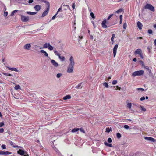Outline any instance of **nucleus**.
I'll return each mask as SVG.
<instances>
[{
	"mask_svg": "<svg viewBox=\"0 0 156 156\" xmlns=\"http://www.w3.org/2000/svg\"><path fill=\"white\" fill-rule=\"evenodd\" d=\"M124 128L126 129H129V126L127 125H125L124 126Z\"/></svg>",
	"mask_w": 156,
	"mask_h": 156,
	"instance_id": "58836bf2",
	"label": "nucleus"
},
{
	"mask_svg": "<svg viewBox=\"0 0 156 156\" xmlns=\"http://www.w3.org/2000/svg\"><path fill=\"white\" fill-rule=\"evenodd\" d=\"M79 130V128H74L72 130L71 132L73 133H74V132H77Z\"/></svg>",
	"mask_w": 156,
	"mask_h": 156,
	"instance_id": "393cba45",
	"label": "nucleus"
},
{
	"mask_svg": "<svg viewBox=\"0 0 156 156\" xmlns=\"http://www.w3.org/2000/svg\"><path fill=\"white\" fill-rule=\"evenodd\" d=\"M70 63L69 65L73 66L74 65L75 62L74 59L72 56H71L69 58Z\"/></svg>",
	"mask_w": 156,
	"mask_h": 156,
	"instance_id": "9d476101",
	"label": "nucleus"
},
{
	"mask_svg": "<svg viewBox=\"0 0 156 156\" xmlns=\"http://www.w3.org/2000/svg\"><path fill=\"white\" fill-rule=\"evenodd\" d=\"M144 73V71L142 70L135 71L132 73V76L133 77L136 76H141L143 75Z\"/></svg>",
	"mask_w": 156,
	"mask_h": 156,
	"instance_id": "f257e3e1",
	"label": "nucleus"
},
{
	"mask_svg": "<svg viewBox=\"0 0 156 156\" xmlns=\"http://www.w3.org/2000/svg\"><path fill=\"white\" fill-rule=\"evenodd\" d=\"M115 87V90H117L118 89L119 90H120V89H121V88L120 87H118V86H115L114 87Z\"/></svg>",
	"mask_w": 156,
	"mask_h": 156,
	"instance_id": "49530a36",
	"label": "nucleus"
},
{
	"mask_svg": "<svg viewBox=\"0 0 156 156\" xmlns=\"http://www.w3.org/2000/svg\"><path fill=\"white\" fill-rule=\"evenodd\" d=\"M144 8L145 9H148L154 12L155 11L154 7L152 5L149 4H147Z\"/></svg>",
	"mask_w": 156,
	"mask_h": 156,
	"instance_id": "f03ea898",
	"label": "nucleus"
},
{
	"mask_svg": "<svg viewBox=\"0 0 156 156\" xmlns=\"http://www.w3.org/2000/svg\"><path fill=\"white\" fill-rule=\"evenodd\" d=\"M12 153L10 152H9L8 151H4L3 153V155H9L11 154Z\"/></svg>",
	"mask_w": 156,
	"mask_h": 156,
	"instance_id": "a878e982",
	"label": "nucleus"
},
{
	"mask_svg": "<svg viewBox=\"0 0 156 156\" xmlns=\"http://www.w3.org/2000/svg\"><path fill=\"white\" fill-rule=\"evenodd\" d=\"M90 15L91 16V17L93 19L95 18V16L93 12H91L90 13Z\"/></svg>",
	"mask_w": 156,
	"mask_h": 156,
	"instance_id": "e433bc0d",
	"label": "nucleus"
},
{
	"mask_svg": "<svg viewBox=\"0 0 156 156\" xmlns=\"http://www.w3.org/2000/svg\"><path fill=\"white\" fill-rule=\"evenodd\" d=\"M145 69L148 70L149 69V67L147 66H145V65L143 66Z\"/></svg>",
	"mask_w": 156,
	"mask_h": 156,
	"instance_id": "5fc2aeb1",
	"label": "nucleus"
},
{
	"mask_svg": "<svg viewBox=\"0 0 156 156\" xmlns=\"http://www.w3.org/2000/svg\"><path fill=\"white\" fill-rule=\"evenodd\" d=\"M79 130L82 132H83V133H85V132L84 130L82 128L79 129Z\"/></svg>",
	"mask_w": 156,
	"mask_h": 156,
	"instance_id": "a18cd8bd",
	"label": "nucleus"
},
{
	"mask_svg": "<svg viewBox=\"0 0 156 156\" xmlns=\"http://www.w3.org/2000/svg\"><path fill=\"white\" fill-rule=\"evenodd\" d=\"M140 63L142 64V67H143L144 65V64L143 62L142 61H140Z\"/></svg>",
	"mask_w": 156,
	"mask_h": 156,
	"instance_id": "864d4df0",
	"label": "nucleus"
},
{
	"mask_svg": "<svg viewBox=\"0 0 156 156\" xmlns=\"http://www.w3.org/2000/svg\"><path fill=\"white\" fill-rule=\"evenodd\" d=\"M108 141L109 143H111L112 142L111 138H109L108 139Z\"/></svg>",
	"mask_w": 156,
	"mask_h": 156,
	"instance_id": "09e8293b",
	"label": "nucleus"
},
{
	"mask_svg": "<svg viewBox=\"0 0 156 156\" xmlns=\"http://www.w3.org/2000/svg\"><path fill=\"white\" fill-rule=\"evenodd\" d=\"M104 143V144H105V145L106 146H107L110 147H112V144H109V143H108L106 141Z\"/></svg>",
	"mask_w": 156,
	"mask_h": 156,
	"instance_id": "4be33fe9",
	"label": "nucleus"
},
{
	"mask_svg": "<svg viewBox=\"0 0 156 156\" xmlns=\"http://www.w3.org/2000/svg\"><path fill=\"white\" fill-rule=\"evenodd\" d=\"M43 48H48L50 50H52L53 49V47L50 45L49 43H45L43 45Z\"/></svg>",
	"mask_w": 156,
	"mask_h": 156,
	"instance_id": "7ed1b4c3",
	"label": "nucleus"
},
{
	"mask_svg": "<svg viewBox=\"0 0 156 156\" xmlns=\"http://www.w3.org/2000/svg\"><path fill=\"white\" fill-rule=\"evenodd\" d=\"M137 27L140 30H141L142 29L143 25L140 22L138 21L137 23Z\"/></svg>",
	"mask_w": 156,
	"mask_h": 156,
	"instance_id": "2eb2a0df",
	"label": "nucleus"
},
{
	"mask_svg": "<svg viewBox=\"0 0 156 156\" xmlns=\"http://www.w3.org/2000/svg\"><path fill=\"white\" fill-rule=\"evenodd\" d=\"M145 97L144 96H143V97H141L140 98V101H143V100H145Z\"/></svg>",
	"mask_w": 156,
	"mask_h": 156,
	"instance_id": "3c124183",
	"label": "nucleus"
},
{
	"mask_svg": "<svg viewBox=\"0 0 156 156\" xmlns=\"http://www.w3.org/2000/svg\"><path fill=\"white\" fill-rule=\"evenodd\" d=\"M14 88V89L16 90H17L18 89H21V87L19 85L16 86Z\"/></svg>",
	"mask_w": 156,
	"mask_h": 156,
	"instance_id": "5701e85b",
	"label": "nucleus"
},
{
	"mask_svg": "<svg viewBox=\"0 0 156 156\" xmlns=\"http://www.w3.org/2000/svg\"><path fill=\"white\" fill-rule=\"evenodd\" d=\"M33 2V0H29L28 1V3L30 4L32 3Z\"/></svg>",
	"mask_w": 156,
	"mask_h": 156,
	"instance_id": "bf43d9fd",
	"label": "nucleus"
},
{
	"mask_svg": "<svg viewBox=\"0 0 156 156\" xmlns=\"http://www.w3.org/2000/svg\"><path fill=\"white\" fill-rule=\"evenodd\" d=\"M62 9L61 8H60L58 9V10L57 11V14H58V13L60 11L61 9Z\"/></svg>",
	"mask_w": 156,
	"mask_h": 156,
	"instance_id": "680f3d73",
	"label": "nucleus"
},
{
	"mask_svg": "<svg viewBox=\"0 0 156 156\" xmlns=\"http://www.w3.org/2000/svg\"><path fill=\"white\" fill-rule=\"evenodd\" d=\"M27 13L28 14L30 15H35L37 13V12H27Z\"/></svg>",
	"mask_w": 156,
	"mask_h": 156,
	"instance_id": "412c9836",
	"label": "nucleus"
},
{
	"mask_svg": "<svg viewBox=\"0 0 156 156\" xmlns=\"http://www.w3.org/2000/svg\"><path fill=\"white\" fill-rule=\"evenodd\" d=\"M123 9H120L116 11L115 12V13L119 14V13L123 11Z\"/></svg>",
	"mask_w": 156,
	"mask_h": 156,
	"instance_id": "7c9ffc66",
	"label": "nucleus"
},
{
	"mask_svg": "<svg viewBox=\"0 0 156 156\" xmlns=\"http://www.w3.org/2000/svg\"><path fill=\"white\" fill-rule=\"evenodd\" d=\"M9 70L11 71H14L16 72H19V70L15 68H11L8 67H7Z\"/></svg>",
	"mask_w": 156,
	"mask_h": 156,
	"instance_id": "f3484780",
	"label": "nucleus"
},
{
	"mask_svg": "<svg viewBox=\"0 0 156 156\" xmlns=\"http://www.w3.org/2000/svg\"><path fill=\"white\" fill-rule=\"evenodd\" d=\"M127 107L129 109H130L132 107V104L131 103L129 102L127 104Z\"/></svg>",
	"mask_w": 156,
	"mask_h": 156,
	"instance_id": "b1692460",
	"label": "nucleus"
},
{
	"mask_svg": "<svg viewBox=\"0 0 156 156\" xmlns=\"http://www.w3.org/2000/svg\"><path fill=\"white\" fill-rule=\"evenodd\" d=\"M140 108H141V109L143 111L145 112L146 111V110L145 108L143 106H140Z\"/></svg>",
	"mask_w": 156,
	"mask_h": 156,
	"instance_id": "473e14b6",
	"label": "nucleus"
},
{
	"mask_svg": "<svg viewBox=\"0 0 156 156\" xmlns=\"http://www.w3.org/2000/svg\"><path fill=\"white\" fill-rule=\"evenodd\" d=\"M18 10H14L12 12L14 14L15 13H16V12H18Z\"/></svg>",
	"mask_w": 156,
	"mask_h": 156,
	"instance_id": "69168bd1",
	"label": "nucleus"
},
{
	"mask_svg": "<svg viewBox=\"0 0 156 156\" xmlns=\"http://www.w3.org/2000/svg\"><path fill=\"white\" fill-rule=\"evenodd\" d=\"M136 89L139 91H144V90L143 88H137Z\"/></svg>",
	"mask_w": 156,
	"mask_h": 156,
	"instance_id": "c9c22d12",
	"label": "nucleus"
},
{
	"mask_svg": "<svg viewBox=\"0 0 156 156\" xmlns=\"http://www.w3.org/2000/svg\"><path fill=\"white\" fill-rule=\"evenodd\" d=\"M119 19L120 20H122V15H120Z\"/></svg>",
	"mask_w": 156,
	"mask_h": 156,
	"instance_id": "0e129e2a",
	"label": "nucleus"
},
{
	"mask_svg": "<svg viewBox=\"0 0 156 156\" xmlns=\"http://www.w3.org/2000/svg\"><path fill=\"white\" fill-rule=\"evenodd\" d=\"M17 153L21 155H23L25 154V151L24 150L20 149L18 151Z\"/></svg>",
	"mask_w": 156,
	"mask_h": 156,
	"instance_id": "4468645a",
	"label": "nucleus"
},
{
	"mask_svg": "<svg viewBox=\"0 0 156 156\" xmlns=\"http://www.w3.org/2000/svg\"><path fill=\"white\" fill-rule=\"evenodd\" d=\"M1 147L3 149H5L6 148V146L4 144H3L1 146Z\"/></svg>",
	"mask_w": 156,
	"mask_h": 156,
	"instance_id": "a19ab883",
	"label": "nucleus"
},
{
	"mask_svg": "<svg viewBox=\"0 0 156 156\" xmlns=\"http://www.w3.org/2000/svg\"><path fill=\"white\" fill-rule=\"evenodd\" d=\"M62 74L61 73H58L56 75V77L58 78L62 76Z\"/></svg>",
	"mask_w": 156,
	"mask_h": 156,
	"instance_id": "72a5a7b5",
	"label": "nucleus"
},
{
	"mask_svg": "<svg viewBox=\"0 0 156 156\" xmlns=\"http://www.w3.org/2000/svg\"><path fill=\"white\" fill-rule=\"evenodd\" d=\"M72 7L73 9H74L75 8V3H73Z\"/></svg>",
	"mask_w": 156,
	"mask_h": 156,
	"instance_id": "13d9d810",
	"label": "nucleus"
},
{
	"mask_svg": "<svg viewBox=\"0 0 156 156\" xmlns=\"http://www.w3.org/2000/svg\"><path fill=\"white\" fill-rule=\"evenodd\" d=\"M144 139L147 140L151 141L152 142L156 143V139H154L152 137H144Z\"/></svg>",
	"mask_w": 156,
	"mask_h": 156,
	"instance_id": "0eeeda50",
	"label": "nucleus"
},
{
	"mask_svg": "<svg viewBox=\"0 0 156 156\" xmlns=\"http://www.w3.org/2000/svg\"><path fill=\"white\" fill-rule=\"evenodd\" d=\"M54 52L55 53V54L57 56H58V57L59 56L60 54L56 51L55 50L54 51Z\"/></svg>",
	"mask_w": 156,
	"mask_h": 156,
	"instance_id": "cd10ccee",
	"label": "nucleus"
},
{
	"mask_svg": "<svg viewBox=\"0 0 156 156\" xmlns=\"http://www.w3.org/2000/svg\"><path fill=\"white\" fill-rule=\"evenodd\" d=\"M51 62L52 64L55 67H57L58 66V64L54 60H52Z\"/></svg>",
	"mask_w": 156,
	"mask_h": 156,
	"instance_id": "ddd939ff",
	"label": "nucleus"
},
{
	"mask_svg": "<svg viewBox=\"0 0 156 156\" xmlns=\"http://www.w3.org/2000/svg\"><path fill=\"white\" fill-rule=\"evenodd\" d=\"M21 20L23 22H27L29 20L28 16H26L23 15H21Z\"/></svg>",
	"mask_w": 156,
	"mask_h": 156,
	"instance_id": "423d86ee",
	"label": "nucleus"
},
{
	"mask_svg": "<svg viewBox=\"0 0 156 156\" xmlns=\"http://www.w3.org/2000/svg\"><path fill=\"white\" fill-rule=\"evenodd\" d=\"M58 57L62 61H63L65 60V57L64 56H61L60 55Z\"/></svg>",
	"mask_w": 156,
	"mask_h": 156,
	"instance_id": "bb28decb",
	"label": "nucleus"
},
{
	"mask_svg": "<svg viewBox=\"0 0 156 156\" xmlns=\"http://www.w3.org/2000/svg\"><path fill=\"white\" fill-rule=\"evenodd\" d=\"M103 85L107 88H108L109 87L108 84L106 82L104 83H103Z\"/></svg>",
	"mask_w": 156,
	"mask_h": 156,
	"instance_id": "2f4dec72",
	"label": "nucleus"
},
{
	"mask_svg": "<svg viewBox=\"0 0 156 156\" xmlns=\"http://www.w3.org/2000/svg\"><path fill=\"white\" fill-rule=\"evenodd\" d=\"M117 83V81L116 80H114L112 82V84L113 85L116 84Z\"/></svg>",
	"mask_w": 156,
	"mask_h": 156,
	"instance_id": "4c0bfd02",
	"label": "nucleus"
},
{
	"mask_svg": "<svg viewBox=\"0 0 156 156\" xmlns=\"http://www.w3.org/2000/svg\"><path fill=\"white\" fill-rule=\"evenodd\" d=\"M148 33L150 34H152L153 32L151 30L149 29L148 30Z\"/></svg>",
	"mask_w": 156,
	"mask_h": 156,
	"instance_id": "79ce46f5",
	"label": "nucleus"
},
{
	"mask_svg": "<svg viewBox=\"0 0 156 156\" xmlns=\"http://www.w3.org/2000/svg\"><path fill=\"white\" fill-rule=\"evenodd\" d=\"M71 97V96L70 95H67L64 97L63 99L64 100H66L68 99H70Z\"/></svg>",
	"mask_w": 156,
	"mask_h": 156,
	"instance_id": "6ab92c4d",
	"label": "nucleus"
},
{
	"mask_svg": "<svg viewBox=\"0 0 156 156\" xmlns=\"http://www.w3.org/2000/svg\"><path fill=\"white\" fill-rule=\"evenodd\" d=\"M4 151L0 150V155H3Z\"/></svg>",
	"mask_w": 156,
	"mask_h": 156,
	"instance_id": "603ef678",
	"label": "nucleus"
},
{
	"mask_svg": "<svg viewBox=\"0 0 156 156\" xmlns=\"http://www.w3.org/2000/svg\"><path fill=\"white\" fill-rule=\"evenodd\" d=\"M8 14V13L7 12H4V16L6 17V16Z\"/></svg>",
	"mask_w": 156,
	"mask_h": 156,
	"instance_id": "de8ad7c7",
	"label": "nucleus"
},
{
	"mask_svg": "<svg viewBox=\"0 0 156 156\" xmlns=\"http://www.w3.org/2000/svg\"><path fill=\"white\" fill-rule=\"evenodd\" d=\"M49 7L50 5L49 4L45 11L43 13L41 16L42 17H45L48 14L49 9Z\"/></svg>",
	"mask_w": 156,
	"mask_h": 156,
	"instance_id": "39448f33",
	"label": "nucleus"
},
{
	"mask_svg": "<svg viewBox=\"0 0 156 156\" xmlns=\"http://www.w3.org/2000/svg\"><path fill=\"white\" fill-rule=\"evenodd\" d=\"M106 20H103L101 23V25L102 27L104 28H106L107 27V26L106 25Z\"/></svg>",
	"mask_w": 156,
	"mask_h": 156,
	"instance_id": "f8f14e48",
	"label": "nucleus"
},
{
	"mask_svg": "<svg viewBox=\"0 0 156 156\" xmlns=\"http://www.w3.org/2000/svg\"><path fill=\"white\" fill-rule=\"evenodd\" d=\"M4 131V129L3 128H0V133H3Z\"/></svg>",
	"mask_w": 156,
	"mask_h": 156,
	"instance_id": "4d7b16f0",
	"label": "nucleus"
},
{
	"mask_svg": "<svg viewBox=\"0 0 156 156\" xmlns=\"http://www.w3.org/2000/svg\"><path fill=\"white\" fill-rule=\"evenodd\" d=\"M117 137L118 138H120L121 136V135L120 133H117L116 134Z\"/></svg>",
	"mask_w": 156,
	"mask_h": 156,
	"instance_id": "ea45409f",
	"label": "nucleus"
},
{
	"mask_svg": "<svg viewBox=\"0 0 156 156\" xmlns=\"http://www.w3.org/2000/svg\"><path fill=\"white\" fill-rule=\"evenodd\" d=\"M118 47V45L116 44L114 47L113 49V56L114 57H115L116 52L117 50Z\"/></svg>",
	"mask_w": 156,
	"mask_h": 156,
	"instance_id": "1a4fd4ad",
	"label": "nucleus"
},
{
	"mask_svg": "<svg viewBox=\"0 0 156 156\" xmlns=\"http://www.w3.org/2000/svg\"><path fill=\"white\" fill-rule=\"evenodd\" d=\"M34 8L36 11H38L41 9V8L40 5H36L34 7Z\"/></svg>",
	"mask_w": 156,
	"mask_h": 156,
	"instance_id": "dca6fc26",
	"label": "nucleus"
},
{
	"mask_svg": "<svg viewBox=\"0 0 156 156\" xmlns=\"http://www.w3.org/2000/svg\"><path fill=\"white\" fill-rule=\"evenodd\" d=\"M111 78V76H109L107 78V80L108 81H109L110 79Z\"/></svg>",
	"mask_w": 156,
	"mask_h": 156,
	"instance_id": "e2e57ef3",
	"label": "nucleus"
},
{
	"mask_svg": "<svg viewBox=\"0 0 156 156\" xmlns=\"http://www.w3.org/2000/svg\"><path fill=\"white\" fill-rule=\"evenodd\" d=\"M127 27V24L126 22L124 23L123 25V28L125 30Z\"/></svg>",
	"mask_w": 156,
	"mask_h": 156,
	"instance_id": "f704fd0d",
	"label": "nucleus"
},
{
	"mask_svg": "<svg viewBox=\"0 0 156 156\" xmlns=\"http://www.w3.org/2000/svg\"><path fill=\"white\" fill-rule=\"evenodd\" d=\"M54 52L55 53V54L57 56H58V57L59 56L60 54L56 51L55 50L54 51Z\"/></svg>",
	"mask_w": 156,
	"mask_h": 156,
	"instance_id": "c85d7f7f",
	"label": "nucleus"
},
{
	"mask_svg": "<svg viewBox=\"0 0 156 156\" xmlns=\"http://www.w3.org/2000/svg\"><path fill=\"white\" fill-rule=\"evenodd\" d=\"M18 10H14L12 12L14 14L15 13H16V12H18Z\"/></svg>",
	"mask_w": 156,
	"mask_h": 156,
	"instance_id": "774afa93",
	"label": "nucleus"
},
{
	"mask_svg": "<svg viewBox=\"0 0 156 156\" xmlns=\"http://www.w3.org/2000/svg\"><path fill=\"white\" fill-rule=\"evenodd\" d=\"M18 10H14L12 12L14 14L15 13H16V12H18Z\"/></svg>",
	"mask_w": 156,
	"mask_h": 156,
	"instance_id": "338daca9",
	"label": "nucleus"
},
{
	"mask_svg": "<svg viewBox=\"0 0 156 156\" xmlns=\"http://www.w3.org/2000/svg\"><path fill=\"white\" fill-rule=\"evenodd\" d=\"M113 15V14H111L107 18V20H109L110 19L111 17Z\"/></svg>",
	"mask_w": 156,
	"mask_h": 156,
	"instance_id": "8fccbe9b",
	"label": "nucleus"
},
{
	"mask_svg": "<svg viewBox=\"0 0 156 156\" xmlns=\"http://www.w3.org/2000/svg\"><path fill=\"white\" fill-rule=\"evenodd\" d=\"M115 37V34H113L112 35V37L111 38V39H114Z\"/></svg>",
	"mask_w": 156,
	"mask_h": 156,
	"instance_id": "052dcab7",
	"label": "nucleus"
},
{
	"mask_svg": "<svg viewBox=\"0 0 156 156\" xmlns=\"http://www.w3.org/2000/svg\"><path fill=\"white\" fill-rule=\"evenodd\" d=\"M57 15V13H56V14H55L52 18L51 19V20H54L56 17V15Z\"/></svg>",
	"mask_w": 156,
	"mask_h": 156,
	"instance_id": "37998d69",
	"label": "nucleus"
},
{
	"mask_svg": "<svg viewBox=\"0 0 156 156\" xmlns=\"http://www.w3.org/2000/svg\"><path fill=\"white\" fill-rule=\"evenodd\" d=\"M31 47V45L30 44L28 43L26 44L23 46V48L26 50H30Z\"/></svg>",
	"mask_w": 156,
	"mask_h": 156,
	"instance_id": "9b49d317",
	"label": "nucleus"
},
{
	"mask_svg": "<svg viewBox=\"0 0 156 156\" xmlns=\"http://www.w3.org/2000/svg\"><path fill=\"white\" fill-rule=\"evenodd\" d=\"M4 125V123L3 122H0V127H2Z\"/></svg>",
	"mask_w": 156,
	"mask_h": 156,
	"instance_id": "6e6d98bb",
	"label": "nucleus"
},
{
	"mask_svg": "<svg viewBox=\"0 0 156 156\" xmlns=\"http://www.w3.org/2000/svg\"><path fill=\"white\" fill-rule=\"evenodd\" d=\"M3 74L5 75H6V76H10L11 75L10 74H8L7 73H3Z\"/></svg>",
	"mask_w": 156,
	"mask_h": 156,
	"instance_id": "c03bdc74",
	"label": "nucleus"
},
{
	"mask_svg": "<svg viewBox=\"0 0 156 156\" xmlns=\"http://www.w3.org/2000/svg\"><path fill=\"white\" fill-rule=\"evenodd\" d=\"M40 52L41 53L44 54L45 57H48V54L44 50H40Z\"/></svg>",
	"mask_w": 156,
	"mask_h": 156,
	"instance_id": "a211bd4d",
	"label": "nucleus"
},
{
	"mask_svg": "<svg viewBox=\"0 0 156 156\" xmlns=\"http://www.w3.org/2000/svg\"><path fill=\"white\" fill-rule=\"evenodd\" d=\"M82 83H79L77 86H76V88L77 89H81L82 87Z\"/></svg>",
	"mask_w": 156,
	"mask_h": 156,
	"instance_id": "aec40b11",
	"label": "nucleus"
},
{
	"mask_svg": "<svg viewBox=\"0 0 156 156\" xmlns=\"http://www.w3.org/2000/svg\"><path fill=\"white\" fill-rule=\"evenodd\" d=\"M135 55H139L142 58H143V56L142 53V51L140 49H136L134 52Z\"/></svg>",
	"mask_w": 156,
	"mask_h": 156,
	"instance_id": "20e7f679",
	"label": "nucleus"
},
{
	"mask_svg": "<svg viewBox=\"0 0 156 156\" xmlns=\"http://www.w3.org/2000/svg\"><path fill=\"white\" fill-rule=\"evenodd\" d=\"M73 66H71L69 65L67 70V72L69 73H72L73 70Z\"/></svg>",
	"mask_w": 156,
	"mask_h": 156,
	"instance_id": "6e6552de",
	"label": "nucleus"
},
{
	"mask_svg": "<svg viewBox=\"0 0 156 156\" xmlns=\"http://www.w3.org/2000/svg\"><path fill=\"white\" fill-rule=\"evenodd\" d=\"M112 131V129L111 128H107L106 129V132L107 133H109Z\"/></svg>",
	"mask_w": 156,
	"mask_h": 156,
	"instance_id": "c756f323",
	"label": "nucleus"
}]
</instances>
